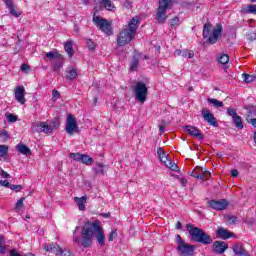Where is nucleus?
Instances as JSON below:
<instances>
[{
  "instance_id": "obj_1",
  "label": "nucleus",
  "mask_w": 256,
  "mask_h": 256,
  "mask_svg": "<svg viewBox=\"0 0 256 256\" xmlns=\"http://www.w3.org/2000/svg\"><path fill=\"white\" fill-rule=\"evenodd\" d=\"M77 231H79V226H76L73 232V241L78 245H82L85 249L93 245V237L96 238L101 247L105 245V232L99 220L86 222L80 232L81 237L77 236Z\"/></svg>"
},
{
  "instance_id": "obj_2",
  "label": "nucleus",
  "mask_w": 256,
  "mask_h": 256,
  "mask_svg": "<svg viewBox=\"0 0 256 256\" xmlns=\"http://www.w3.org/2000/svg\"><path fill=\"white\" fill-rule=\"evenodd\" d=\"M137 29H139V17L135 16L129 20L128 25H126L119 33L117 38V44L120 47H125L128 43L135 39L137 35Z\"/></svg>"
},
{
  "instance_id": "obj_3",
  "label": "nucleus",
  "mask_w": 256,
  "mask_h": 256,
  "mask_svg": "<svg viewBox=\"0 0 256 256\" xmlns=\"http://www.w3.org/2000/svg\"><path fill=\"white\" fill-rule=\"evenodd\" d=\"M221 33H223V26H221V24H216L215 28H213L210 23L204 24L203 37L207 39L208 43H211V45H215V42L219 41Z\"/></svg>"
},
{
  "instance_id": "obj_4",
  "label": "nucleus",
  "mask_w": 256,
  "mask_h": 256,
  "mask_svg": "<svg viewBox=\"0 0 256 256\" xmlns=\"http://www.w3.org/2000/svg\"><path fill=\"white\" fill-rule=\"evenodd\" d=\"M188 233L190 234L192 241H195L196 243H202V245H211V243H213V238L201 228L188 226Z\"/></svg>"
},
{
  "instance_id": "obj_5",
  "label": "nucleus",
  "mask_w": 256,
  "mask_h": 256,
  "mask_svg": "<svg viewBox=\"0 0 256 256\" xmlns=\"http://www.w3.org/2000/svg\"><path fill=\"white\" fill-rule=\"evenodd\" d=\"M177 251L179 256H193L195 255V246L186 243L180 235H176Z\"/></svg>"
},
{
  "instance_id": "obj_6",
  "label": "nucleus",
  "mask_w": 256,
  "mask_h": 256,
  "mask_svg": "<svg viewBox=\"0 0 256 256\" xmlns=\"http://www.w3.org/2000/svg\"><path fill=\"white\" fill-rule=\"evenodd\" d=\"M174 0H159V7L156 13V20L158 23H165L167 21V9L173 5Z\"/></svg>"
},
{
  "instance_id": "obj_7",
  "label": "nucleus",
  "mask_w": 256,
  "mask_h": 256,
  "mask_svg": "<svg viewBox=\"0 0 256 256\" xmlns=\"http://www.w3.org/2000/svg\"><path fill=\"white\" fill-rule=\"evenodd\" d=\"M93 23L98 27V29H100V31H102V33H105V35H111L113 33V30L111 29V22L97 16L96 13L93 15Z\"/></svg>"
},
{
  "instance_id": "obj_8",
  "label": "nucleus",
  "mask_w": 256,
  "mask_h": 256,
  "mask_svg": "<svg viewBox=\"0 0 256 256\" xmlns=\"http://www.w3.org/2000/svg\"><path fill=\"white\" fill-rule=\"evenodd\" d=\"M134 93L137 101H139L140 103H145V101H147L148 89L145 83L137 82L134 87Z\"/></svg>"
},
{
  "instance_id": "obj_9",
  "label": "nucleus",
  "mask_w": 256,
  "mask_h": 256,
  "mask_svg": "<svg viewBox=\"0 0 256 256\" xmlns=\"http://www.w3.org/2000/svg\"><path fill=\"white\" fill-rule=\"evenodd\" d=\"M65 131L68 135L79 133V126L77 125V118L73 114H68L66 118Z\"/></svg>"
},
{
  "instance_id": "obj_10",
  "label": "nucleus",
  "mask_w": 256,
  "mask_h": 256,
  "mask_svg": "<svg viewBox=\"0 0 256 256\" xmlns=\"http://www.w3.org/2000/svg\"><path fill=\"white\" fill-rule=\"evenodd\" d=\"M44 249L48 253H53L54 255L73 256V254H71V252H69L67 250L63 251V249L55 243L44 245Z\"/></svg>"
},
{
  "instance_id": "obj_11",
  "label": "nucleus",
  "mask_w": 256,
  "mask_h": 256,
  "mask_svg": "<svg viewBox=\"0 0 256 256\" xmlns=\"http://www.w3.org/2000/svg\"><path fill=\"white\" fill-rule=\"evenodd\" d=\"M70 158L74 159V161H81L83 165H93V158L87 154L70 153Z\"/></svg>"
},
{
  "instance_id": "obj_12",
  "label": "nucleus",
  "mask_w": 256,
  "mask_h": 256,
  "mask_svg": "<svg viewBox=\"0 0 256 256\" xmlns=\"http://www.w3.org/2000/svg\"><path fill=\"white\" fill-rule=\"evenodd\" d=\"M228 205L229 202L225 199L208 201V206L214 209V211H224V209H227Z\"/></svg>"
},
{
  "instance_id": "obj_13",
  "label": "nucleus",
  "mask_w": 256,
  "mask_h": 256,
  "mask_svg": "<svg viewBox=\"0 0 256 256\" xmlns=\"http://www.w3.org/2000/svg\"><path fill=\"white\" fill-rule=\"evenodd\" d=\"M202 117L208 125H212V127H219L217 119H215V116L213 115V113H211V110L204 108L202 110Z\"/></svg>"
},
{
  "instance_id": "obj_14",
  "label": "nucleus",
  "mask_w": 256,
  "mask_h": 256,
  "mask_svg": "<svg viewBox=\"0 0 256 256\" xmlns=\"http://www.w3.org/2000/svg\"><path fill=\"white\" fill-rule=\"evenodd\" d=\"M227 115H229V117H232V121L236 125L237 129H243V120L241 119V116L237 115L236 109L227 108Z\"/></svg>"
},
{
  "instance_id": "obj_15",
  "label": "nucleus",
  "mask_w": 256,
  "mask_h": 256,
  "mask_svg": "<svg viewBox=\"0 0 256 256\" xmlns=\"http://www.w3.org/2000/svg\"><path fill=\"white\" fill-rule=\"evenodd\" d=\"M229 249V245L225 241H215L213 243V251L218 255H223Z\"/></svg>"
},
{
  "instance_id": "obj_16",
  "label": "nucleus",
  "mask_w": 256,
  "mask_h": 256,
  "mask_svg": "<svg viewBox=\"0 0 256 256\" xmlns=\"http://www.w3.org/2000/svg\"><path fill=\"white\" fill-rule=\"evenodd\" d=\"M184 131H186V133H188V135H190L191 137H195V139L203 141V134H201V131H199L197 127L187 125L184 127Z\"/></svg>"
},
{
  "instance_id": "obj_17",
  "label": "nucleus",
  "mask_w": 256,
  "mask_h": 256,
  "mask_svg": "<svg viewBox=\"0 0 256 256\" xmlns=\"http://www.w3.org/2000/svg\"><path fill=\"white\" fill-rule=\"evenodd\" d=\"M15 99L21 105H25V87L17 86L14 90Z\"/></svg>"
},
{
  "instance_id": "obj_18",
  "label": "nucleus",
  "mask_w": 256,
  "mask_h": 256,
  "mask_svg": "<svg viewBox=\"0 0 256 256\" xmlns=\"http://www.w3.org/2000/svg\"><path fill=\"white\" fill-rule=\"evenodd\" d=\"M174 57H184L185 59H193L195 57V52L193 50H175Z\"/></svg>"
},
{
  "instance_id": "obj_19",
  "label": "nucleus",
  "mask_w": 256,
  "mask_h": 256,
  "mask_svg": "<svg viewBox=\"0 0 256 256\" xmlns=\"http://www.w3.org/2000/svg\"><path fill=\"white\" fill-rule=\"evenodd\" d=\"M5 5L8 7L10 14H12L13 17H21V10L17 9L15 7V4L13 3V0H5Z\"/></svg>"
},
{
  "instance_id": "obj_20",
  "label": "nucleus",
  "mask_w": 256,
  "mask_h": 256,
  "mask_svg": "<svg viewBox=\"0 0 256 256\" xmlns=\"http://www.w3.org/2000/svg\"><path fill=\"white\" fill-rule=\"evenodd\" d=\"M240 13H242V15H256V4L244 6Z\"/></svg>"
},
{
  "instance_id": "obj_21",
  "label": "nucleus",
  "mask_w": 256,
  "mask_h": 256,
  "mask_svg": "<svg viewBox=\"0 0 256 256\" xmlns=\"http://www.w3.org/2000/svg\"><path fill=\"white\" fill-rule=\"evenodd\" d=\"M9 146L2 144L0 145V161H9Z\"/></svg>"
},
{
  "instance_id": "obj_22",
  "label": "nucleus",
  "mask_w": 256,
  "mask_h": 256,
  "mask_svg": "<svg viewBox=\"0 0 256 256\" xmlns=\"http://www.w3.org/2000/svg\"><path fill=\"white\" fill-rule=\"evenodd\" d=\"M75 203L78 205L79 211H85L87 205V196L82 197H75L74 198Z\"/></svg>"
},
{
  "instance_id": "obj_23",
  "label": "nucleus",
  "mask_w": 256,
  "mask_h": 256,
  "mask_svg": "<svg viewBox=\"0 0 256 256\" xmlns=\"http://www.w3.org/2000/svg\"><path fill=\"white\" fill-rule=\"evenodd\" d=\"M157 155H158L161 163H163V165H166L167 161H170L169 154L167 152L163 151V148L157 149Z\"/></svg>"
},
{
  "instance_id": "obj_24",
  "label": "nucleus",
  "mask_w": 256,
  "mask_h": 256,
  "mask_svg": "<svg viewBox=\"0 0 256 256\" xmlns=\"http://www.w3.org/2000/svg\"><path fill=\"white\" fill-rule=\"evenodd\" d=\"M216 235H218L220 239H231V232L224 228H218Z\"/></svg>"
},
{
  "instance_id": "obj_25",
  "label": "nucleus",
  "mask_w": 256,
  "mask_h": 256,
  "mask_svg": "<svg viewBox=\"0 0 256 256\" xmlns=\"http://www.w3.org/2000/svg\"><path fill=\"white\" fill-rule=\"evenodd\" d=\"M16 151H18L22 155H31V149H29V147H27V145L25 144H18L16 146Z\"/></svg>"
},
{
  "instance_id": "obj_26",
  "label": "nucleus",
  "mask_w": 256,
  "mask_h": 256,
  "mask_svg": "<svg viewBox=\"0 0 256 256\" xmlns=\"http://www.w3.org/2000/svg\"><path fill=\"white\" fill-rule=\"evenodd\" d=\"M64 49L68 55V57L71 59V57H73L74 55V51H73V42L71 40H68L65 45H64Z\"/></svg>"
},
{
  "instance_id": "obj_27",
  "label": "nucleus",
  "mask_w": 256,
  "mask_h": 256,
  "mask_svg": "<svg viewBox=\"0 0 256 256\" xmlns=\"http://www.w3.org/2000/svg\"><path fill=\"white\" fill-rule=\"evenodd\" d=\"M47 59H50V61H55L57 59H63V55L59 54L57 51H50L46 53Z\"/></svg>"
},
{
  "instance_id": "obj_28",
  "label": "nucleus",
  "mask_w": 256,
  "mask_h": 256,
  "mask_svg": "<svg viewBox=\"0 0 256 256\" xmlns=\"http://www.w3.org/2000/svg\"><path fill=\"white\" fill-rule=\"evenodd\" d=\"M138 65H139V56L135 55L133 56L130 62V71H137Z\"/></svg>"
},
{
  "instance_id": "obj_29",
  "label": "nucleus",
  "mask_w": 256,
  "mask_h": 256,
  "mask_svg": "<svg viewBox=\"0 0 256 256\" xmlns=\"http://www.w3.org/2000/svg\"><path fill=\"white\" fill-rule=\"evenodd\" d=\"M93 171L96 173V175H105V166L101 163H98L93 168Z\"/></svg>"
},
{
  "instance_id": "obj_30",
  "label": "nucleus",
  "mask_w": 256,
  "mask_h": 256,
  "mask_svg": "<svg viewBox=\"0 0 256 256\" xmlns=\"http://www.w3.org/2000/svg\"><path fill=\"white\" fill-rule=\"evenodd\" d=\"M54 71H59L63 67V59H56L51 62Z\"/></svg>"
},
{
  "instance_id": "obj_31",
  "label": "nucleus",
  "mask_w": 256,
  "mask_h": 256,
  "mask_svg": "<svg viewBox=\"0 0 256 256\" xmlns=\"http://www.w3.org/2000/svg\"><path fill=\"white\" fill-rule=\"evenodd\" d=\"M78 73H77V70L75 69V68H70V69H68V71H67V79H70V81L71 80H73V79H77V77H78Z\"/></svg>"
},
{
  "instance_id": "obj_32",
  "label": "nucleus",
  "mask_w": 256,
  "mask_h": 256,
  "mask_svg": "<svg viewBox=\"0 0 256 256\" xmlns=\"http://www.w3.org/2000/svg\"><path fill=\"white\" fill-rule=\"evenodd\" d=\"M40 133H45L46 135H49L52 132L51 127L49 126V124L47 122H42V126L40 128Z\"/></svg>"
},
{
  "instance_id": "obj_33",
  "label": "nucleus",
  "mask_w": 256,
  "mask_h": 256,
  "mask_svg": "<svg viewBox=\"0 0 256 256\" xmlns=\"http://www.w3.org/2000/svg\"><path fill=\"white\" fill-rule=\"evenodd\" d=\"M218 63H221V65H227L229 63V55L227 54H220L217 58Z\"/></svg>"
},
{
  "instance_id": "obj_34",
  "label": "nucleus",
  "mask_w": 256,
  "mask_h": 256,
  "mask_svg": "<svg viewBox=\"0 0 256 256\" xmlns=\"http://www.w3.org/2000/svg\"><path fill=\"white\" fill-rule=\"evenodd\" d=\"M42 123L43 122H39V121H36V122H33L32 125H31V129L34 133H41V126H42Z\"/></svg>"
},
{
  "instance_id": "obj_35",
  "label": "nucleus",
  "mask_w": 256,
  "mask_h": 256,
  "mask_svg": "<svg viewBox=\"0 0 256 256\" xmlns=\"http://www.w3.org/2000/svg\"><path fill=\"white\" fill-rule=\"evenodd\" d=\"M208 103H210V105H213V107H223V102L215 99V98H208L207 99Z\"/></svg>"
},
{
  "instance_id": "obj_36",
  "label": "nucleus",
  "mask_w": 256,
  "mask_h": 256,
  "mask_svg": "<svg viewBox=\"0 0 256 256\" xmlns=\"http://www.w3.org/2000/svg\"><path fill=\"white\" fill-rule=\"evenodd\" d=\"M51 131H55L58 127L61 126V123L59 122V119H54L49 123Z\"/></svg>"
},
{
  "instance_id": "obj_37",
  "label": "nucleus",
  "mask_w": 256,
  "mask_h": 256,
  "mask_svg": "<svg viewBox=\"0 0 256 256\" xmlns=\"http://www.w3.org/2000/svg\"><path fill=\"white\" fill-rule=\"evenodd\" d=\"M243 81L245 83H253L255 81V76L249 75V74H242Z\"/></svg>"
},
{
  "instance_id": "obj_38",
  "label": "nucleus",
  "mask_w": 256,
  "mask_h": 256,
  "mask_svg": "<svg viewBox=\"0 0 256 256\" xmlns=\"http://www.w3.org/2000/svg\"><path fill=\"white\" fill-rule=\"evenodd\" d=\"M164 165H165V167H168V169H171V171H177V169H179L177 164H175L171 160L167 161L166 164H164Z\"/></svg>"
},
{
  "instance_id": "obj_39",
  "label": "nucleus",
  "mask_w": 256,
  "mask_h": 256,
  "mask_svg": "<svg viewBox=\"0 0 256 256\" xmlns=\"http://www.w3.org/2000/svg\"><path fill=\"white\" fill-rule=\"evenodd\" d=\"M0 253H7V248L5 247V237L0 236Z\"/></svg>"
},
{
  "instance_id": "obj_40",
  "label": "nucleus",
  "mask_w": 256,
  "mask_h": 256,
  "mask_svg": "<svg viewBox=\"0 0 256 256\" xmlns=\"http://www.w3.org/2000/svg\"><path fill=\"white\" fill-rule=\"evenodd\" d=\"M86 47L89 49V51H95V48L97 47V44H95V42H93V40L88 39L86 41Z\"/></svg>"
},
{
  "instance_id": "obj_41",
  "label": "nucleus",
  "mask_w": 256,
  "mask_h": 256,
  "mask_svg": "<svg viewBox=\"0 0 256 256\" xmlns=\"http://www.w3.org/2000/svg\"><path fill=\"white\" fill-rule=\"evenodd\" d=\"M6 119L8 120V123H15L17 121V116L13 114H7Z\"/></svg>"
},
{
  "instance_id": "obj_42",
  "label": "nucleus",
  "mask_w": 256,
  "mask_h": 256,
  "mask_svg": "<svg viewBox=\"0 0 256 256\" xmlns=\"http://www.w3.org/2000/svg\"><path fill=\"white\" fill-rule=\"evenodd\" d=\"M169 25H170V27H177L179 25V18L174 17L173 19H171L169 21Z\"/></svg>"
},
{
  "instance_id": "obj_43",
  "label": "nucleus",
  "mask_w": 256,
  "mask_h": 256,
  "mask_svg": "<svg viewBox=\"0 0 256 256\" xmlns=\"http://www.w3.org/2000/svg\"><path fill=\"white\" fill-rule=\"evenodd\" d=\"M10 189L12 191H15L16 193H19L23 189V186L22 185H13V184H11Z\"/></svg>"
},
{
  "instance_id": "obj_44",
  "label": "nucleus",
  "mask_w": 256,
  "mask_h": 256,
  "mask_svg": "<svg viewBox=\"0 0 256 256\" xmlns=\"http://www.w3.org/2000/svg\"><path fill=\"white\" fill-rule=\"evenodd\" d=\"M115 237H117V230H112V231L109 233L108 241H113V240L115 239Z\"/></svg>"
},
{
  "instance_id": "obj_45",
  "label": "nucleus",
  "mask_w": 256,
  "mask_h": 256,
  "mask_svg": "<svg viewBox=\"0 0 256 256\" xmlns=\"http://www.w3.org/2000/svg\"><path fill=\"white\" fill-rule=\"evenodd\" d=\"M59 97H61V94L59 93V91L53 90L52 91V99H54V101H57V99H59Z\"/></svg>"
},
{
  "instance_id": "obj_46",
  "label": "nucleus",
  "mask_w": 256,
  "mask_h": 256,
  "mask_svg": "<svg viewBox=\"0 0 256 256\" xmlns=\"http://www.w3.org/2000/svg\"><path fill=\"white\" fill-rule=\"evenodd\" d=\"M202 175H203L204 181H207V180L211 179V172H209V171H204L202 173Z\"/></svg>"
},
{
  "instance_id": "obj_47",
  "label": "nucleus",
  "mask_w": 256,
  "mask_h": 256,
  "mask_svg": "<svg viewBox=\"0 0 256 256\" xmlns=\"http://www.w3.org/2000/svg\"><path fill=\"white\" fill-rule=\"evenodd\" d=\"M0 185L2 187H8L9 189H11V184L7 180H0Z\"/></svg>"
},
{
  "instance_id": "obj_48",
  "label": "nucleus",
  "mask_w": 256,
  "mask_h": 256,
  "mask_svg": "<svg viewBox=\"0 0 256 256\" xmlns=\"http://www.w3.org/2000/svg\"><path fill=\"white\" fill-rule=\"evenodd\" d=\"M23 201H24V198H20V199L16 202L15 209H21V207H23Z\"/></svg>"
},
{
  "instance_id": "obj_49",
  "label": "nucleus",
  "mask_w": 256,
  "mask_h": 256,
  "mask_svg": "<svg viewBox=\"0 0 256 256\" xmlns=\"http://www.w3.org/2000/svg\"><path fill=\"white\" fill-rule=\"evenodd\" d=\"M124 9H131L133 7V4L131 3V1L126 0L123 4Z\"/></svg>"
},
{
  "instance_id": "obj_50",
  "label": "nucleus",
  "mask_w": 256,
  "mask_h": 256,
  "mask_svg": "<svg viewBox=\"0 0 256 256\" xmlns=\"http://www.w3.org/2000/svg\"><path fill=\"white\" fill-rule=\"evenodd\" d=\"M227 219H228L229 225H233L235 221H237V217L235 216H228Z\"/></svg>"
},
{
  "instance_id": "obj_51",
  "label": "nucleus",
  "mask_w": 256,
  "mask_h": 256,
  "mask_svg": "<svg viewBox=\"0 0 256 256\" xmlns=\"http://www.w3.org/2000/svg\"><path fill=\"white\" fill-rule=\"evenodd\" d=\"M0 176H1L3 179H9V177H10L9 173H7L5 170H1V171H0Z\"/></svg>"
},
{
  "instance_id": "obj_52",
  "label": "nucleus",
  "mask_w": 256,
  "mask_h": 256,
  "mask_svg": "<svg viewBox=\"0 0 256 256\" xmlns=\"http://www.w3.org/2000/svg\"><path fill=\"white\" fill-rule=\"evenodd\" d=\"M0 137H2L4 141H7V139H9V133H7V131H2Z\"/></svg>"
},
{
  "instance_id": "obj_53",
  "label": "nucleus",
  "mask_w": 256,
  "mask_h": 256,
  "mask_svg": "<svg viewBox=\"0 0 256 256\" xmlns=\"http://www.w3.org/2000/svg\"><path fill=\"white\" fill-rule=\"evenodd\" d=\"M180 183H181L182 187H187V179L181 178Z\"/></svg>"
},
{
  "instance_id": "obj_54",
  "label": "nucleus",
  "mask_w": 256,
  "mask_h": 256,
  "mask_svg": "<svg viewBox=\"0 0 256 256\" xmlns=\"http://www.w3.org/2000/svg\"><path fill=\"white\" fill-rule=\"evenodd\" d=\"M21 70H22V71H29V65H27V64H22V65H21Z\"/></svg>"
},
{
  "instance_id": "obj_55",
  "label": "nucleus",
  "mask_w": 256,
  "mask_h": 256,
  "mask_svg": "<svg viewBox=\"0 0 256 256\" xmlns=\"http://www.w3.org/2000/svg\"><path fill=\"white\" fill-rule=\"evenodd\" d=\"M231 176H232V177H238V176H239V171H237V170H235V169L232 170V171H231Z\"/></svg>"
},
{
  "instance_id": "obj_56",
  "label": "nucleus",
  "mask_w": 256,
  "mask_h": 256,
  "mask_svg": "<svg viewBox=\"0 0 256 256\" xmlns=\"http://www.w3.org/2000/svg\"><path fill=\"white\" fill-rule=\"evenodd\" d=\"M250 123L253 125V127H256V118L251 119Z\"/></svg>"
},
{
  "instance_id": "obj_57",
  "label": "nucleus",
  "mask_w": 256,
  "mask_h": 256,
  "mask_svg": "<svg viewBox=\"0 0 256 256\" xmlns=\"http://www.w3.org/2000/svg\"><path fill=\"white\" fill-rule=\"evenodd\" d=\"M159 129L161 134L165 133V126H159Z\"/></svg>"
},
{
  "instance_id": "obj_58",
  "label": "nucleus",
  "mask_w": 256,
  "mask_h": 256,
  "mask_svg": "<svg viewBox=\"0 0 256 256\" xmlns=\"http://www.w3.org/2000/svg\"><path fill=\"white\" fill-rule=\"evenodd\" d=\"M196 179H202V181H204L203 173H202V174H198V175L196 176Z\"/></svg>"
},
{
  "instance_id": "obj_59",
  "label": "nucleus",
  "mask_w": 256,
  "mask_h": 256,
  "mask_svg": "<svg viewBox=\"0 0 256 256\" xmlns=\"http://www.w3.org/2000/svg\"><path fill=\"white\" fill-rule=\"evenodd\" d=\"M181 227H182L181 222H177V224H176V228L181 229Z\"/></svg>"
},
{
  "instance_id": "obj_60",
  "label": "nucleus",
  "mask_w": 256,
  "mask_h": 256,
  "mask_svg": "<svg viewBox=\"0 0 256 256\" xmlns=\"http://www.w3.org/2000/svg\"><path fill=\"white\" fill-rule=\"evenodd\" d=\"M83 5H89V0H82Z\"/></svg>"
},
{
  "instance_id": "obj_61",
  "label": "nucleus",
  "mask_w": 256,
  "mask_h": 256,
  "mask_svg": "<svg viewBox=\"0 0 256 256\" xmlns=\"http://www.w3.org/2000/svg\"><path fill=\"white\" fill-rule=\"evenodd\" d=\"M102 217L107 218V217H109V214L108 213L102 214Z\"/></svg>"
},
{
  "instance_id": "obj_62",
  "label": "nucleus",
  "mask_w": 256,
  "mask_h": 256,
  "mask_svg": "<svg viewBox=\"0 0 256 256\" xmlns=\"http://www.w3.org/2000/svg\"><path fill=\"white\" fill-rule=\"evenodd\" d=\"M256 0H251L252 3H255Z\"/></svg>"
}]
</instances>
